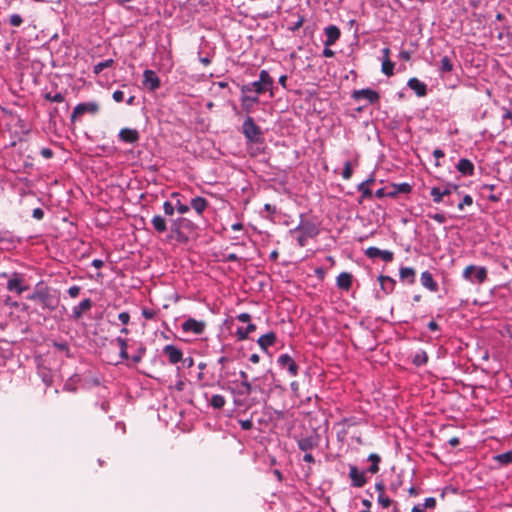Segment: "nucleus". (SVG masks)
Segmentation results:
<instances>
[{
  "label": "nucleus",
  "instance_id": "f257e3e1",
  "mask_svg": "<svg viewBox=\"0 0 512 512\" xmlns=\"http://www.w3.org/2000/svg\"><path fill=\"white\" fill-rule=\"evenodd\" d=\"M26 298L30 301L40 302L43 309L50 311L55 310L59 304V297L55 294V291L42 281L34 286L33 291Z\"/></svg>",
  "mask_w": 512,
  "mask_h": 512
},
{
  "label": "nucleus",
  "instance_id": "f03ea898",
  "mask_svg": "<svg viewBox=\"0 0 512 512\" xmlns=\"http://www.w3.org/2000/svg\"><path fill=\"white\" fill-rule=\"evenodd\" d=\"M241 87L244 88L245 92H251L258 96L269 92L270 97H274V80L267 70L260 71L258 80L244 84Z\"/></svg>",
  "mask_w": 512,
  "mask_h": 512
},
{
  "label": "nucleus",
  "instance_id": "7ed1b4c3",
  "mask_svg": "<svg viewBox=\"0 0 512 512\" xmlns=\"http://www.w3.org/2000/svg\"><path fill=\"white\" fill-rule=\"evenodd\" d=\"M1 277H9L6 288L10 292L21 295L28 289V286L24 285V277L21 273L13 272L10 275L7 273H2Z\"/></svg>",
  "mask_w": 512,
  "mask_h": 512
},
{
  "label": "nucleus",
  "instance_id": "20e7f679",
  "mask_svg": "<svg viewBox=\"0 0 512 512\" xmlns=\"http://www.w3.org/2000/svg\"><path fill=\"white\" fill-rule=\"evenodd\" d=\"M242 133L249 142H258L261 137V129L251 116H247L242 124Z\"/></svg>",
  "mask_w": 512,
  "mask_h": 512
},
{
  "label": "nucleus",
  "instance_id": "39448f33",
  "mask_svg": "<svg viewBox=\"0 0 512 512\" xmlns=\"http://www.w3.org/2000/svg\"><path fill=\"white\" fill-rule=\"evenodd\" d=\"M99 111V104L96 101L82 102L74 107L71 114V121H75L77 117L85 114L96 115Z\"/></svg>",
  "mask_w": 512,
  "mask_h": 512
},
{
  "label": "nucleus",
  "instance_id": "423d86ee",
  "mask_svg": "<svg viewBox=\"0 0 512 512\" xmlns=\"http://www.w3.org/2000/svg\"><path fill=\"white\" fill-rule=\"evenodd\" d=\"M206 328V323L201 320H196L195 318H188L181 324V329L184 333H191L194 335H200L204 333Z\"/></svg>",
  "mask_w": 512,
  "mask_h": 512
},
{
  "label": "nucleus",
  "instance_id": "0eeeda50",
  "mask_svg": "<svg viewBox=\"0 0 512 512\" xmlns=\"http://www.w3.org/2000/svg\"><path fill=\"white\" fill-rule=\"evenodd\" d=\"M277 363L279 367L286 370L290 376L295 377L298 375L299 366L289 354H281L277 358Z\"/></svg>",
  "mask_w": 512,
  "mask_h": 512
},
{
  "label": "nucleus",
  "instance_id": "6e6552de",
  "mask_svg": "<svg viewBox=\"0 0 512 512\" xmlns=\"http://www.w3.org/2000/svg\"><path fill=\"white\" fill-rule=\"evenodd\" d=\"M143 86L151 92L156 91L161 86V80L155 71L146 69L143 72Z\"/></svg>",
  "mask_w": 512,
  "mask_h": 512
},
{
  "label": "nucleus",
  "instance_id": "1a4fd4ad",
  "mask_svg": "<svg viewBox=\"0 0 512 512\" xmlns=\"http://www.w3.org/2000/svg\"><path fill=\"white\" fill-rule=\"evenodd\" d=\"M352 97L355 101L365 100L369 104H374L379 100L380 95L377 91H375L373 89L365 88V89L355 90L352 94Z\"/></svg>",
  "mask_w": 512,
  "mask_h": 512
},
{
  "label": "nucleus",
  "instance_id": "9d476101",
  "mask_svg": "<svg viewBox=\"0 0 512 512\" xmlns=\"http://www.w3.org/2000/svg\"><path fill=\"white\" fill-rule=\"evenodd\" d=\"M240 92L241 107L247 113H251L254 105L259 102V96L251 92H245L244 88L242 87L240 88Z\"/></svg>",
  "mask_w": 512,
  "mask_h": 512
},
{
  "label": "nucleus",
  "instance_id": "9b49d317",
  "mask_svg": "<svg viewBox=\"0 0 512 512\" xmlns=\"http://www.w3.org/2000/svg\"><path fill=\"white\" fill-rule=\"evenodd\" d=\"M365 255L370 259L381 258L384 262L393 261L394 254L390 250H381L378 247L371 246L365 250Z\"/></svg>",
  "mask_w": 512,
  "mask_h": 512
},
{
  "label": "nucleus",
  "instance_id": "f8f14e48",
  "mask_svg": "<svg viewBox=\"0 0 512 512\" xmlns=\"http://www.w3.org/2000/svg\"><path fill=\"white\" fill-rule=\"evenodd\" d=\"M349 477L353 487L361 488L367 483L365 471H360L355 465H350Z\"/></svg>",
  "mask_w": 512,
  "mask_h": 512
},
{
  "label": "nucleus",
  "instance_id": "ddd939ff",
  "mask_svg": "<svg viewBox=\"0 0 512 512\" xmlns=\"http://www.w3.org/2000/svg\"><path fill=\"white\" fill-rule=\"evenodd\" d=\"M163 353L167 356L169 363L172 365L179 363L183 359L182 350L173 344L164 346Z\"/></svg>",
  "mask_w": 512,
  "mask_h": 512
},
{
  "label": "nucleus",
  "instance_id": "4468645a",
  "mask_svg": "<svg viewBox=\"0 0 512 512\" xmlns=\"http://www.w3.org/2000/svg\"><path fill=\"white\" fill-rule=\"evenodd\" d=\"M101 383L102 378L98 374L87 372L81 375V388L83 389H91L93 387L100 386Z\"/></svg>",
  "mask_w": 512,
  "mask_h": 512
},
{
  "label": "nucleus",
  "instance_id": "2eb2a0df",
  "mask_svg": "<svg viewBox=\"0 0 512 512\" xmlns=\"http://www.w3.org/2000/svg\"><path fill=\"white\" fill-rule=\"evenodd\" d=\"M118 137L122 142L134 144L138 142L140 135L136 129L123 128L119 131Z\"/></svg>",
  "mask_w": 512,
  "mask_h": 512
},
{
  "label": "nucleus",
  "instance_id": "dca6fc26",
  "mask_svg": "<svg viewBox=\"0 0 512 512\" xmlns=\"http://www.w3.org/2000/svg\"><path fill=\"white\" fill-rule=\"evenodd\" d=\"M326 39L324 46H332L340 38L341 32L336 25H329L324 29Z\"/></svg>",
  "mask_w": 512,
  "mask_h": 512
},
{
  "label": "nucleus",
  "instance_id": "f3484780",
  "mask_svg": "<svg viewBox=\"0 0 512 512\" xmlns=\"http://www.w3.org/2000/svg\"><path fill=\"white\" fill-rule=\"evenodd\" d=\"M407 85L419 97H423L427 94V85L417 78H410Z\"/></svg>",
  "mask_w": 512,
  "mask_h": 512
},
{
  "label": "nucleus",
  "instance_id": "a211bd4d",
  "mask_svg": "<svg viewBox=\"0 0 512 512\" xmlns=\"http://www.w3.org/2000/svg\"><path fill=\"white\" fill-rule=\"evenodd\" d=\"M92 301L90 298L83 299L77 306L72 308V317L78 320L82 317L83 312L90 310Z\"/></svg>",
  "mask_w": 512,
  "mask_h": 512
},
{
  "label": "nucleus",
  "instance_id": "6ab92c4d",
  "mask_svg": "<svg viewBox=\"0 0 512 512\" xmlns=\"http://www.w3.org/2000/svg\"><path fill=\"white\" fill-rule=\"evenodd\" d=\"M294 231H299L301 234L309 237H314L318 234V229L311 222L301 221L299 225L294 229Z\"/></svg>",
  "mask_w": 512,
  "mask_h": 512
},
{
  "label": "nucleus",
  "instance_id": "aec40b11",
  "mask_svg": "<svg viewBox=\"0 0 512 512\" xmlns=\"http://www.w3.org/2000/svg\"><path fill=\"white\" fill-rule=\"evenodd\" d=\"M336 285L341 290H350L352 286V275L348 272L340 273L336 278Z\"/></svg>",
  "mask_w": 512,
  "mask_h": 512
},
{
  "label": "nucleus",
  "instance_id": "412c9836",
  "mask_svg": "<svg viewBox=\"0 0 512 512\" xmlns=\"http://www.w3.org/2000/svg\"><path fill=\"white\" fill-rule=\"evenodd\" d=\"M420 281H421L422 286H424L428 290H430L432 292H436L438 290V284L433 279V276L429 271L422 272Z\"/></svg>",
  "mask_w": 512,
  "mask_h": 512
},
{
  "label": "nucleus",
  "instance_id": "4be33fe9",
  "mask_svg": "<svg viewBox=\"0 0 512 512\" xmlns=\"http://www.w3.org/2000/svg\"><path fill=\"white\" fill-rule=\"evenodd\" d=\"M456 168L462 175L472 176L474 174V165L470 160L466 158L460 159L456 165Z\"/></svg>",
  "mask_w": 512,
  "mask_h": 512
},
{
  "label": "nucleus",
  "instance_id": "5701e85b",
  "mask_svg": "<svg viewBox=\"0 0 512 512\" xmlns=\"http://www.w3.org/2000/svg\"><path fill=\"white\" fill-rule=\"evenodd\" d=\"M276 342V334L274 332H268L262 336L259 337L257 340L258 345L260 348L264 351H267V349L274 345Z\"/></svg>",
  "mask_w": 512,
  "mask_h": 512
},
{
  "label": "nucleus",
  "instance_id": "b1692460",
  "mask_svg": "<svg viewBox=\"0 0 512 512\" xmlns=\"http://www.w3.org/2000/svg\"><path fill=\"white\" fill-rule=\"evenodd\" d=\"M392 188L393 190L388 192V197L391 198L397 196L398 194H408L412 191V186L407 182L394 183L392 184Z\"/></svg>",
  "mask_w": 512,
  "mask_h": 512
},
{
  "label": "nucleus",
  "instance_id": "393cba45",
  "mask_svg": "<svg viewBox=\"0 0 512 512\" xmlns=\"http://www.w3.org/2000/svg\"><path fill=\"white\" fill-rule=\"evenodd\" d=\"M190 207L194 209L198 215H201L208 207V201L204 197L197 196L191 199Z\"/></svg>",
  "mask_w": 512,
  "mask_h": 512
},
{
  "label": "nucleus",
  "instance_id": "a878e982",
  "mask_svg": "<svg viewBox=\"0 0 512 512\" xmlns=\"http://www.w3.org/2000/svg\"><path fill=\"white\" fill-rule=\"evenodd\" d=\"M297 444H298V448L301 451L307 452V451L312 450L317 445V441H316L315 437L307 436V437L300 438L297 441Z\"/></svg>",
  "mask_w": 512,
  "mask_h": 512
},
{
  "label": "nucleus",
  "instance_id": "bb28decb",
  "mask_svg": "<svg viewBox=\"0 0 512 512\" xmlns=\"http://www.w3.org/2000/svg\"><path fill=\"white\" fill-rule=\"evenodd\" d=\"M378 281L380 283L381 289L385 294H389L394 290L396 281L393 278L389 276L380 275L378 277Z\"/></svg>",
  "mask_w": 512,
  "mask_h": 512
},
{
  "label": "nucleus",
  "instance_id": "cd10ccee",
  "mask_svg": "<svg viewBox=\"0 0 512 512\" xmlns=\"http://www.w3.org/2000/svg\"><path fill=\"white\" fill-rule=\"evenodd\" d=\"M254 391H256V387H253L249 380L241 381L240 388L238 390L231 389V392L238 396H248Z\"/></svg>",
  "mask_w": 512,
  "mask_h": 512
},
{
  "label": "nucleus",
  "instance_id": "c85d7f7f",
  "mask_svg": "<svg viewBox=\"0 0 512 512\" xmlns=\"http://www.w3.org/2000/svg\"><path fill=\"white\" fill-rule=\"evenodd\" d=\"M79 385L81 386V375L74 374L67 379L63 386V390L68 392H76Z\"/></svg>",
  "mask_w": 512,
  "mask_h": 512
},
{
  "label": "nucleus",
  "instance_id": "c756f323",
  "mask_svg": "<svg viewBox=\"0 0 512 512\" xmlns=\"http://www.w3.org/2000/svg\"><path fill=\"white\" fill-rule=\"evenodd\" d=\"M151 224L157 233H164L167 230V221L161 215H154Z\"/></svg>",
  "mask_w": 512,
  "mask_h": 512
},
{
  "label": "nucleus",
  "instance_id": "7c9ffc66",
  "mask_svg": "<svg viewBox=\"0 0 512 512\" xmlns=\"http://www.w3.org/2000/svg\"><path fill=\"white\" fill-rule=\"evenodd\" d=\"M399 277L402 281H407L409 284L415 282V270L411 267H401Z\"/></svg>",
  "mask_w": 512,
  "mask_h": 512
},
{
  "label": "nucleus",
  "instance_id": "2f4dec72",
  "mask_svg": "<svg viewBox=\"0 0 512 512\" xmlns=\"http://www.w3.org/2000/svg\"><path fill=\"white\" fill-rule=\"evenodd\" d=\"M256 330V325L248 323L246 327H239L236 331L237 339L242 341L248 338V335Z\"/></svg>",
  "mask_w": 512,
  "mask_h": 512
},
{
  "label": "nucleus",
  "instance_id": "473e14b6",
  "mask_svg": "<svg viewBox=\"0 0 512 512\" xmlns=\"http://www.w3.org/2000/svg\"><path fill=\"white\" fill-rule=\"evenodd\" d=\"M374 181H375L374 176L371 175L368 179H366L365 181L361 182L357 186V189L362 192V196L364 198H370L372 196V191L370 190L368 185L373 183Z\"/></svg>",
  "mask_w": 512,
  "mask_h": 512
},
{
  "label": "nucleus",
  "instance_id": "72a5a7b5",
  "mask_svg": "<svg viewBox=\"0 0 512 512\" xmlns=\"http://www.w3.org/2000/svg\"><path fill=\"white\" fill-rule=\"evenodd\" d=\"M474 275L472 276L474 279V283L482 284L487 280V269L483 266L477 267L475 266V270H473Z\"/></svg>",
  "mask_w": 512,
  "mask_h": 512
},
{
  "label": "nucleus",
  "instance_id": "f704fd0d",
  "mask_svg": "<svg viewBox=\"0 0 512 512\" xmlns=\"http://www.w3.org/2000/svg\"><path fill=\"white\" fill-rule=\"evenodd\" d=\"M428 362V355L425 350L417 351L412 358V363L417 366H423Z\"/></svg>",
  "mask_w": 512,
  "mask_h": 512
},
{
  "label": "nucleus",
  "instance_id": "c9c22d12",
  "mask_svg": "<svg viewBox=\"0 0 512 512\" xmlns=\"http://www.w3.org/2000/svg\"><path fill=\"white\" fill-rule=\"evenodd\" d=\"M367 460L371 462V466L368 468V472L371 474H376L379 471V463L381 462V457L376 453H371Z\"/></svg>",
  "mask_w": 512,
  "mask_h": 512
},
{
  "label": "nucleus",
  "instance_id": "e433bc0d",
  "mask_svg": "<svg viewBox=\"0 0 512 512\" xmlns=\"http://www.w3.org/2000/svg\"><path fill=\"white\" fill-rule=\"evenodd\" d=\"M119 348H120V351H119V356L122 360H127L129 359V356H128V353H127V340L125 338H122V337H117L115 340H114Z\"/></svg>",
  "mask_w": 512,
  "mask_h": 512
},
{
  "label": "nucleus",
  "instance_id": "4c0bfd02",
  "mask_svg": "<svg viewBox=\"0 0 512 512\" xmlns=\"http://www.w3.org/2000/svg\"><path fill=\"white\" fill-rule=\"evenodd\" d=\"M494 460L500 465L512 464V450L495 455Z\"/></svg>",
  "mask_w": 512,
  "mask_h": 512
},
{
  "label": "nucleus",
  "instance_id": "58836bf2",
  "mask_svg": "<svg viewBox=\"0 0 512 512\" xmlns=\"http://www.w3.org/2000/svg\"><path fill=\"white\" fill-rule=\"evenodd\" d=\"M225 403H226V400H225L224 396H222L220 394H214L209 399V404L214 409H222L224 407Z\"/></svg>",
  "mask_w": 512,
  "mask_h": 512
},
{
  "label": "nucleus",
  "instance_id": "ea45409f",
  "mask_svg": "<svg viewBox=\"0 0 512 512\" xmlns=\"http://www.w3.org/2000/svg\"><path fill=\"white\" fill-rule=\"evenodd\" d=\"M453 70V63L451 61V58L448 56H443L440 61V72L441 73H448Z\"/></svg>",
  "mask_w": 512,
  "mask_h": 512
},
{
  "label": "nucleus",
  "instance_id": "a19ab883",
  "mask_svg": "<svg viewBox=\"0 0 512 512\" xmlns=\"http://www.w3.org/2000/svg\"><path fill=\"white\" fill-rule=\"evenodd\" d=\"M43 97L47 101L56 103H61L65 100V96L61 92H56L55 94H52L51 92H46L44 93Z\"/></svg>",
  "mask_w": 512,
  "mask_h": 512
},
{
  "label": "nucleus",
  "instance_id": "79ce46f5",
  "mask_svg": "<svg viewBox=\"0 0 512 512\" xmlns=\"http://www.w3.org/2000/svg\"><path fill=\"white\" fill-rule=\"evenodd\" d=\"M441 190H442V194L444 195V197H446V196L448 197L453 193L459 194V186L457 184H454L451 182L446 183L444 185V187L441 188Z\"/></svg>",
  "mask_w": 512,
  "mask_h": 512
},
{
  "label": "nucleus",
  "instance_id": "37998d69",
  "mask_svg": "<svg viewBox=\"0 0 512 512\" xmlns=\"http://www.w3.org/2000/svg\"><path fill=\"white\" fill-rule=\"evenodd\" d=\"M236 375V369L233 368V367H223L220 369V374H219V377L222 379V380H226V381H229L231 377L235 376Z\"/></svg>",
  "mask_w": 512,
  "mask_h": 512
},
{
  "label": "nucleus",
  "instance_id": "c03bdc74",
  "mask_svg": "<svg viewBox=\"0 0 512 512\" xmlns=\"http://www.w3.org/2000/svg\"><path fill=\"white\" fill-rule=\"evenodd\" d=\"M381 70L386 76H392L394 73V63L390 59H383Z\"/></svg>",
  "mask_w": 512,
  "mask_h": 512
},
{
  "label": "nucleus",
  "instance_id": "a18cd8bd",
  "mask_svg": "<svg viewBox=\"0 0 512 512\" xmlns=\"http://www.w3.org/2000/svg\"><path fill=\"white\" fill-rule=\"evenodd\" d=\"M430 195L434 203L439 204L443 201L444 195L442 194V190L440 187H432L430 190Z\"/></svg>",
  "mask_w": 512,
  "mask_h": 512
},
{
  "label": "nucleus",
  "instance_id": "49530a36",
  "mask_svg": "<svg viewBox=\"0 0 512 512\" xmlns=\"http://www.w3.org/2000/svg\"><path fill=\"white\" fill-rule=\"evenodd\" d=\"M113 60L107 59L105 61L99 62L94 66V73L99 74L101 71H103L105 68H108L112 66Z\"/></svg>",
  "mask_w": 512,
  "mask_h": 512
},
{
  "label": "nucleus",
  "instance_id": "de8ad7c7",
  "mask_svg": "<svg viewBox=\"0 0 512 512\" xmlns=\"http://www.w3.org/2000/svg\"><path fill=\"white\" fill-rule=\"evenodd\" d=\"M473 270H475V265H468L462 273L463 279L470 283H474V279L472 277Z\"/></svg>",
  "mask_w": 512,
  "mask_h": 512
},
{
  "label": "nucleus",
  "instance_id": "09e8293b",
  "mask_svg": "<svg viewBox=\"0 0 512 512\" xmlns=\"http://www.w3.org/2000/svg\"><path fill=\"white\" fill-rule=\"evenodd\" d=\"M184 222H187L185 218H177L171 220V230L175 233H179L181 226Z\"/></svg>",
  "mask_w": 512,
  "mask_h": 512
},
{
  "label": "nucleus",
  "instance_id": "8fccbe9b",
  "mask_svg": "<svg viewBox=\"0 0 512 512\" xmlns=\"http://www.w3.org/2000/svg\"><path fill=\"white\" fill-rule=\"evenodd\" d=\"M353 169L351 166V163L349 161H346L344 163L343 171H342V178L345 180H349L352 177Z\"/></svg>",
  "mask_w": 512,
  "mask_h": 512
},
{
  "label": "nucleus",
  "instance_id": "3c124183",
  "mask_svg": "<svg viewBox=\"0 0 512 512\" xmlns=\"http://www.w3.org/2000/svg\"><path fill=\"white\" fill-rule=\"evenodd\" d=\"M145 352H146L145 347H143L142 345H140V346H139V348H138V350H137V353H136V354H133V355L131 356V358H130V359H131V360H132V362H133V363H135V364H136V363H139V362H141V360H142V358H143V356H144Z\"/></svg>",
  "mask_w": 512,
  "mask_h": 512
},
{
  "label": "nucleus",
  "instance_id": "603ef678",
  "mask_svg": "<svg viewBox=\"0 0 512 512\" xmlns=\"http://www.w3.org/2000/svg\"><path fill=\"white\" fill-rule=\"evenodd\" d=\"M377 502L383 508H388L391 505L392 500L385 494H378Z\"/></svg>",
  "mask_w": 512,
  "mask_h": 512
},
{
  "label": "nucleus",
  "instance_id": "864d4df0",
  "mask_svg": "<svg viewBox=\"0 0 512 512\" xmlns=\"http://www.w3.org/2000/svg\"><path fill=\"white\" fill-rule=\"evenodd\" d=\"M163 210L165 215L172 216L175 212V206L170 201H165L163 203Z\"/></svg>",
  "mask_w": 512,
  "mask_h": 512
},
{
  "label": "nucleus",
  "instance_id": "5fc2aeb1",
  "mask_svg": "<svg viewBox=\"0 0 512 512\" xmlns=\"http://www.w3.org/2000/svg\"><path fill=\"white\" fill-rule=\"evenodd\" d=\"M9 23L14 27H19L23 23V19L19 14H12Z\"/></svg>",
  "mask_w": 512,
  "mask_h": 512
},
{
  "label": "nucleus",
  "instance_id": "6e6d98bb",
  "mask_svg": "<svg viewBox=\"0 0 512 512\" xmlns=\"http://www.w3.org/2000/svg\"><path fill=\"white\" fill-rule=\"evenodd\" d=\"M428 217L435 220L439 224H443L446 222V216L444 213H435V214H428Z\"/></svg>",
  "mask_w": 512,
  "mask_h": 512
},
{
  "label": "nucleus",
  "instance_id": "4d7b16f0",
  "mask_svg": "<svg viewBox=\"0 0 512 512\" xmlns=\"http://www.w3.org/2000/svg\"><path fill=\"white\" fill-rule=\"evenodd\" d=\"M141 314L145 319L151 320L155 318L156 311L149 308H142Z\"/></svg>",
  "mask_w": 512,
  "mask_h": 512
},
{
  "label": "nucleus",
  "instance_id": "13d9d810",
  "mask_svg": "<svg viewBox=\"0 0 512 512\" xmlns=\"http://www.w3.org/2000/svg\"><path fill=\"white\" fill-rule=\"evenodd\" d=\"M175 210H177L179 214H185V213L189 212L190 206L182 204L180 202V200L178 199L176 201Z\"/></svg>",
  "mask_w": 512,
  "mask_h": 512
},
{
  "label": "nucleus",
  "instance_id": "bf43d9fd",
  "mask_svg": "<svg viewBox=\"0 0 512 512\" xmlns=\"http://www.w3.org/2000/svg\"><path fill=\"white\" fill-rule=\"evenodd\" d=\"M473 203V199L470 195H465L461 202L458 203V209L463 210L464 206H470Z\"/></svg>",
  "mask_w": 512,
  "mask_h": 512
},
{
  "label": "nucleus",
  "instance_id": "052dcab7",
  "mask_svg": "<svg viewBox=\"0 0 512 512\" xmlns=\"http://www.w3.org/2000/svg\"><path fill=\"white\" fill-rule=\"evenodd\" d=\"M422 504L425 509H433L436 506V499L434 497H428Z\"/></svg>",
  "mask_w": 512,
  "mask_h": 512
},
{
  "label": "nucleus",
  "instance_id": "680f3d73",
  "mask_svg": "<svg viewBox=\"0 0 512 512\" xmlns=\"http://www.w3.org/2000/svg\"><path fill=\"white\" fill-rule=\"evenodd\" d=\"M80 290L81 288L77 285H73L71 286L69 289H68V295L71 297V298H76L79 293H80Z\"/></svg>",
  "mask_w": 512,
  "mask_h": 512
},
{
  "label": "nucleus",
  "instance_id": "e2e57ef3",
  "mask_svg": "<svg viewBox=\"0 0 512 512\" xmlns=\"http://www.w3.org/2000/svg\"><path fill=\"white\" fill-rule=\"evenodd\" d=\"M118 319L119 321L123 324V325H127L130 321V315L128 312L126 311H123L121 313H119L118 315Z\"/></svg>",
  "mask_w": 512,
  "mask_h": 512
},
{
  "label": "nucleus",
  "instance_id": "0e129e2a",
  "mask_svg": "<svg viewBox=\"0 0 512 512\" xmlns=\"http://www.w3.org/2000/svg\"><path fill=\"white\" fill-rule=\"evenodd\" d=\"M40 154L43 158L45 159H50L53 157L54 153L52 151V149L50 148H47V147H44L40 150Z\"/></svg>",
  "mask_w": 512,
  "mask_h": 512
},
{
  "label": "nucleus",
  "instance_id": "69168bd1",
  "mask_svg": "<svg viewBox=\"0 0 512 512\" xmlns=\"http://www.w3.org/2000/svg\"><path fill=\"white\" fill-rule=\"evenodd\" d=\"M112 98L115 102H122L124 100V92L121 90H116L113 92Z\"/></svg>",
  "mask_w": 512,
  "mask_h": 512
},
{
  "label": "nucleus",
  "instance_id": "338daca9",
  "mask_svg": "<svg viewBox=\"0 0 512 512\" xmlns=\"http://www.w3.org/2000/svg\"><path fill=\"white\" fill-rule=\"evenodd\" d=\"M32 217L36 220H42L44 217V211L41 208H35L32 211Z\"/></svg>",
  "mask_w": 512,
  "mask_h": 512
},
{
  "label": "nucleus",
  "instance_id": "774afa93",
  "mask_svg": "<svg viewBox=\"0 0 512 512\" xmlns=\"http://www.w3.org/2000/svg\"><path fill=\"white\" fill-rule=\"evenodd\" d=\"M239 423L243 430H250L253 426L252 420L250 419L240 420Z\"/></svg>",
  "mask_w": 512,
  "mask_h": 512
}]
</instances>
